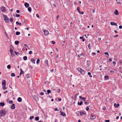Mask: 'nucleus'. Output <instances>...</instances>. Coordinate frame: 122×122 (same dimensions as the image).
<instances>
[{
	"label": "nucleus",
	"instance_id": "5fc2aeb1",
	"mask_svg": "<svg viewBox=\"0 0 122 122\" xmlns=\"http://www.w3.org/2000/svg\"><path fill=\"white\" fill-rule=\"evenodd\" d=\"M119 28L120 29H121L122 28V26L121 25H120L119 26Z\"/></svg>",
	"mask_w": 122,
	"mask_h": 122
},
{
	"label": "nucleus",
	"instance_id": "603ef678",
	"mask_svg": "<svg viewBox=\"0 0 122 122\" xmlns=\"http://www.w3.org/2000/svg\"><path fill=\"white\" fill-rule=\"evenodd\" d=\"M51 42L53 44H55V42L53 41H52Z\"/></svg>",
	"mask_w": 122,
	"mask_h": 122
},
{
	"label": "nucleus",
	"instance_id": "c9c22d12",
	"mask_svg": "<svg viewBox=\"0 0 122 122\" xmlns=\"http://www.w3.org/2000/svg\"><path fill=\"white\" fill-rule=\"evenodd\" d=\"M11 76H15V74L14 73H12L11 74Z\"/></svg>",
	"mask_w": 122,
	"mask_h": 122
},
{
	"label": "nucleus",
	"instance_id": "49530a36",
	"mask_svg": "<svg viewBox=\"0 0 122 122\" xmlns=\"http://www.w3.org/2000/svg\"><path fill=\"white\" fill-rule=\"evenodd\" d=\"M29 53L30 54H32V51H30L29 52Z\"/></svg>",
	"mask_w": 122,
	"mask_h": 122
},
{
	"label": "nucleus",
	"instance_id": "338daca9",
	"mask_svg": "<svg viewBox=\"0 0 122 122\" xmlns=\"http://www.w3.org/2000/svg\"><path fill=\"white\" fill-rule=\"evenodd\" d=\"M84 13V12H83V11H82L81 12V13H80V14H82V15H83V14Z\"/></svg>",
	"mask_w": 122,
	"mask_h": 122
},
{
	"label": "nucleus",
	"instance_id": "3c124183",
	"mask_svg": "<svg viewBox=\"0 0 122 122\" xmlns=\"http://www.w3.org/2000/svg\"><path fill=\"white\" fill-rule=\"evenodd\" d=\"M77 10L78 11H79L80 10V8H79V7H77Z\"/></svg>",
	"mask_w": 122,
	"mask_h": 122
},
{
	"label": "nucleus",
	"instance_id": "9d476101",
	"mask_svg": "<svg viewBox=\"0 0 122 122\" xmlns=\"http://www.w3.org/2000/svg\"><path fill=\"white\" fill-rule=\"evenodd\" d=\"M24 5L25 7L26 8L28 7L29 6V4L27 3H25L24 4Z\"/></svg>",
	"mask_w": 122,
	"mask_h": 122
},
{
	"label": "nucleus",
	"instance_id": "79ce46f5",
	"mask_svg": "<svg viewBox=\"0 0 122 122\" xmlns=\"http://www.w3.org/2000/svg\"><path fill=\"white\" fill-rule=\"evenodd\" d=\"M89 48H90L91 47V44L90 43H89L88 46H87Z\"/></svg>",
	"mask_w": 122,
	"mask_h": 122
},
{
	"label": "nucleus",
	"instance_id": "0e129e2a",
	"mask_svg": "<svg viewBox=\"0 0 122 122\" xmlns=\"http://www.w3.org/2000/svg\"><path fill=\"white\" fill-rule=\"evenodd\" d=\"M119 62L120 64H122V62L121 61H119Z\"/></svg>",
	"mask_w": 122,
	"mask_h": 122
},
{
	"label": "nucleus",
	"instance_id": "58836bf2",
	"mask_svg": "<svg viewBox=\"0 0 122 122\" xmlns=\"http://www.w3.org/2000/svg\"><path fill=\"white\" fill-rule=\"evenodd\" d=\"M34 116H30V120H31V119H32L34 118Z\"/></svg>",
	"mask_w": 122,
	"mask_h": 122
},
{
	"label": "nucleus",
	"instance_id": "b1692460",
	"mask_svg": "<svg viewBox=\"0 0 122 122\" xmlns=\"http://www.w3.org/2000/svg\"><path fill=\"white\" fill-rule=\"evenodd\" d=\"M86 113H85L84 112H81V116H83L84 115H86Z\"/></svg>",
	"mask_w": 122,
	"mask_h": 122
},
{
	"label": "nucleus",
	"instance_id": "2eb2a0df",
	"mask_svg": "<svg viewBox=\"0 0 122 122\" xmlns=\"http://www.w3.org/2000/svg\"><path fill=\"white\" fill-rule=\"evenodd\" d=\"M61 115L63 116H66V115L65 113L63 112H62L61 114Z\"/></svg>",
	"mask_w": 122,
	"mask_h": 122
},
{
	"label": "nucleus",
	"instance_id": "c85d7f7f",
	"mask_svg": "<svg viewBox=\"0 0 122 122\" xmlns=\"http://www.w3.org/2000/svg\"><path fill=\"white\" fill-rule=\"evenodd\" d=\"M39 118L38 117H36L35 120L36 121H38L39 120Z\"/></svg>",
	"mask_w": 122,
	"mask_h": 122
},
{
	"label": "nucleus",
	"instance_id": "f03ea898",
	"mask_svg": "<svg viewBox=\"0 0 122 122\" xmlns=\"http://www.w3.org/2000/svg\"><path fill=\"white\" fill-rule=\"evenodd\" d=\"M3 17H4V19L6 23H8L9 22V19L6 15L2 14Z\"/></svg>",
	"mask_w": 122,
	"mask_h": 122
},
{
	"label": "nucleus",
	"instance_id": "37998d69",
	"mask_svg": "<svg viewBox=\"0 0 122 122\" xmlns=\"http://www.w3.org/2000/svg\"><path fill=\"white\" fill-rule=\"evenodd\" d=\"M15 16L17 17H19L20 16V15L17 14H16Z\"/></svg>",
	"mask_w": 122,
	"mask_h": 122
},
{
	"label": "nucleus",
	"instance_id": "bb28decb",
	"mask_svg": "<svg viewBox=\"0 0 122 122\" xmlns=\"http://www.w3.org/2000/svg\"><path fill=\"white\" fill-rule=\"evenodd\" d=\"M90 107V106H87L86 107V111H88L89 109V107Z\"/></svg>",
	"mask_w": 122,
	"mask_h": 122
},
{
	"label": "nucleus",
	"instance_id": "0eeeda50",
	"mask_svg": "<svg viewBox=\"0 0 122 122\" xmlns=\"http://www.w3.org/2000/svg\"><path fill=\"white\" fill-rule=\"evenodd\" d=\"M96 117L95 116L91 115V119H95L96 118Z\"/></svg>",
	"mask_w": 122,
	"mask_h": 122
},
{
	"label": "nucleus",
	"instance_id": "a18cd8bd",
	"mask_svg": "<svg viewBox=\"0 0 122 122\" xmlns=\"http://www.w3.org/2000/svg\"><path fill=\"white\" fill-rule=\"evenodd\" d=\"M113 65L114 66H115V65L116 64V62L115 61H113L112 62Z\"/></svg>",
	"mask_w": 122,
	"mask_h": 122
},
{
	"label": "nucleus",
	"instance_id": "39448f33",
	"mask_svg": "<svg viewBox=\"0 0 122 122\" xmlns=\"http://www.w3.org/2000/svg\"><path fill=\"white\" fill-rule=\"evenodd\" d=\"M114 13L115 14L118 15L119 14L118 11L117 10H115L114 11Z\"/></svg>",
	"mask_w": 122,
	"mask_h": 122
},
{
	"label": "nucleus",
	"instance_id": "4d7b16f0",
	"mask_svg": "<svg viewBox=\"0 0 122 122\" xmlns=\"http://www.w3.org/2000/svg\"><path fill=\"white\" fill-rule=\"evenodd\" d=\"M109 61L111 62L112 61V59L111 58H110L109 59Z\"/></svg>",
	"mask_w": 122,
	"mask_h": 122
},
{
	"label": "nucleus",
	"instance_id": "9b49d317",
	"mask_svg": "<svg viewBox=\"0 0 122 122\" xmlns=\"http://www.w3.org/2000/svg\"><path fill=\"white\" fill-rule=\"evenodd\" d=\"M2 85H6V81L5 80H2Z\"/></svg>",
	"mask_w": 122,
	"mask_h": 122
},
{
	"label": "nucleus",
	"instance_id": "bf43d9fd",
	"mask_svg": "<svg viewBox=\"0 0 122 122\" xmlns=\"http://www.w3.org/2000/svg\"><path fill=\"white\" fill-rule=\"evenodd\" d=\"M36 16L37 17H39V15L38 14H37L36 15Z\"/></svg>",
	"mask_w": 122,
	"mask_h": 122
},
{
	"label": "nucleus",
	"instance_id": "c03bdc74",
	"mask_svg": "<svg viewBox=\"0 0 122 122\" xmlns=\"http://www.w3.org/2000/svg\"><path fill=\"white\" fill-rule=\"evenodd\" d=\"M82 99L84 101H85L86 100V98L85 97H82Z\"/></svg>",
	"mask_w": 122,
	"mask_h": 122
},
{
	"label": "nucleus",
	"instance_id": "ddd939ff",
	"mask_svg": "<svg viewBox=\"0 0 122 122\" xmlns=\"http://www.w3.org/2000/svg\"><path fill=\"white\" fill-rule=\"evenodd\" d=\"M84 103L86 105H87L89 104V101L88 100H86L84 102Z\"/></svg>",
	"mask_w": 122,
	"mask_h": 122
},
{
	"label": "nucleus",
	"instance_id": "e433bc0d",
	"mask_svg": "<svg viewBox=\"0 0 122 122\" xmlns=\"http://www.w3.org/2000/svg\"><path fill=\"white\" fill-rule=\"evenodd\" d=\"M9 20H10V21L11 22H12L13 21V19L12 18H10Z\"/></svg>",
	"mask_w": 122,
	"mask_h": 122
},
{
	"label": "nucleus",
	"instance_id": "7ed1b4c3",
	"mask_svg": "<svg viewBox=\"0 0 122 122\" xmlns=\"http://www.w3.org/2000/svg\"><path fill=\"white\" fill-rule=\"evenodd\" d=\"M0 9L2 12H5L6 11L5 8L3 6L1 7Z\"/></svg>",
	"mask_w": 122,
	"mask_h": 122
},
{
	"label": "nucleus",
	"instance_id": "4be33fe9",
	"mask_svg": "<svg viewBox=\"0 0 122 122\" xmlns=\"http://www.w3.org/2000/svg\"><path fill=\"white\" fill-rule=\"evenodd\" d=\"M5 105V103L4 102H0V106H3Z\"/></svg>",
	"mask_w": 122,
	"mask_h": 122
},
{
	"label": "nucleus",
	"instance_id": "c756f323",
	"mask_svg": "<svg viewBox=\"0 0 122 122\" xmlns=\"http://www.w3.org/2000/svg\"><path fill=\"white\" fill-rule=\"evenodd\" d=\"M28 10L29 12L31 11V7H29L28 9Z\"/></svg>",
	"mask_w": 122,
	"mask_h": 122
},
{
	"label": "nucleus",
	"instance_id": "774afa93",
	"mask_svg": "<svg viewBox=\"0 0 122 122\" xmlns=\"http://www.w3.org/2000/svg\"><path fill=\"white\" fill-rule=\"evenodd\" d=\"M87 63H89L90 62V61L89 60H87Z\"/></svg>",
	"mask_w": 122,
	"mask_h": 122
},
{
	"label": "nucleus",
	"instance_id": "5701e85b",
	"mask_svg": "<svg viewBox=\"0 0 122 122\" xmlns=\"http://www.w3.org/2000/svg\"><path fill=\"white\" fill-rule=\"evenodd\" d=\"M15 45H18L19 43V41H15Z\"/></svg>",
	"mask_w": 122,
	"mask_h": 122
},
{
	"label": "nucleus",
	"instance_id": "6ab92c4d",
	"mask_svg": "<svg viewBox=\"0 0 122 122\" xmlns=\"http://www.w3.org/2000/svg\"><path fill=\"white\" fill-rule=\"evenodd\" d=\"M104 79H105V80H108L109 79V77L107 76H104Z\"/></svg>",
	"mask_w": 122,
	"mask_h": 122
},
{
	"label": "nucleus",
	"instance_id": "f257e3e1",
	"mask_svg": "<svg viewBox=\"0 0 122 122\" xmlns=\"http://www.w3.org/2000/svg\"><path fill=\"white\" fill-rule=\"evenodd\" d=\"M6 113V111L4 110H1L0 111V116L3 117L5 115Z\"/></svg>",
	"mask_w": 122,
	"mask_h": 122
},
{
	"label": "nucleus",
	"instance_id": "052dcab7",
	"mask_svg": "<svg viewBox=\"0 0 122 122\" xmlns=\"http://www.w3.org/2000/svg\"><path fill=\"white\" fill-rule=\"evenodd\" d=\"M16 24L17 25H19V23L18 21H16Z\"/></svg>",
	"mask_w": 122,
	"mask_h": 122
},
{
	"label": "nucleus",
	"instance_id": "dca6fc26",
	"mask_svg": "<svg viewBox=\"0 0 122 122\" xmlns=\"http://www.w3.org/2000/svg\"><path fill=\"white\" fill-rule=\"evenodd\" d=\"M22 100V99L20 97H19L18 98L17 101L19 102H20Z\"/></svg>",
	"mask_w": 122,
	"mask_h": 122
},
{
	"label": "nucleus",
	"instance_id": "6e6d98bb",
	"mask_svg": "<svg viewBox=\"0 0 122 122\" xmlns=\"http://www.w3.org/2000/svg\"><path fill=\"white\" fill-rule=\"evenodd\" d=\"M16 12L17 13H19L20 12V10H16Z\"/></svg>",
	"mask_w": 122,
	"mask_h": 122
},
{
	"label": "nucleus",
	"instance_id": "72a5a7b5",
	"mask_svg": "<svg viewBox=\"0 0 122 122\" xmlns=\"http://www.w3.org/2000/svg\"><path fill=\"white\" fill-rule=\"evenodd\" d=\"M14 52L18 56L19 55V53L18 52H16L15 51H14Z\"/></svg>",
	"mask_w": 122,
	"mask_h": 122
},
{
	"label": "nucleus",
	"instance_id": "a878e982",
	"mask_svg": "<svg viewBox=\"0 0 122 122\" xmlns=\"http://www.w3.org/2000/svg\"><path fill=\"white\" fill-rule=\"evenodd\" d=\"M82 101H81L80 102V103L79 102H78V104L79 105H82Z\"/></svg>",
	"mask_w": 122,
	"mask_h": 122
},
{
	"label": "nucleus",
	"instance_id": "a19ab883",
	"mask_svg": "<svg viewBox=\"0 0 122 122\" xmlns=\"http://www.w3.org/2000/svg\"><path fill=\"white\" fill-rule=\"evenodd\" d=\"M9 103L11 104L13 103V101L12 100L10 101H9Z\"/></svg>",
	"mask_w": 122,
	"mask_h": 122
},
{
	"label": "nucleus",
	"instance_id": "6e6552de",
	"mask_svg": "<svg viewBox=\"0 0 122 122\" xmlns=\"http://www.w3.org/2000/svg\"><path fill=\"white\" fill-rule=\"evenodd\" d=\"M15 104H12L11 107V109H14L15 108Z\"/></svg>",
	"mask_w": 122,
	"mask_h": 122
},
{
	"label": "nucleus",
	"instance_id": "a211bd4d",
	"mask_svg": "<svg viewBox=\"0 0 122 122\" xmlns=\"http://www.w3.org/2000/svg\"><path fill=\"white\" fill-rule=\"evenodd\" d=\"M78 71L80 72L81 71L82 69L81 68H77Z\"/></svg>",
	"mask_w": 122,
	"mask_h": 122
},
{
	"label": "nucleus",
	"instance_id": "423d86ee",
	"mask_svg": "<svg viewBox=\"0 0 122 122\" xmlns=\"http://www.w3.org/2000/svg\"><path fill=\"white\" fill-rule=\"evenodd\" d=\"M110 24L111 25H114L117 26V25L116 23L114 22H111Z\"/></svg>",
	"mask_w": 122,
	"mask_h": 122
},
{
	"label": "nucleus",
	"instance_id": "680f3d73",
	"mask_svg": "<svg viewBox=\"0 0 122 122\" xmlns=\"http://www.w3.org/2000/svg\"><path fill=\"white\" fill-rule=\"evenodd\" d=\"M88 75H91V73L90 72H88Z\"/></svg>",
	"mask_w": 122,
	"mask_h": 122
},
{
	"label": "nucleus",
	"instance_id": "f3484780",
	"mask_svg": "<svg viewBox=\"0 0 122 122\" xmlns=\"http://www.w3.org/2000/svg\"><path fill=\"white\" fill-rule=\"evenodd\" d=\"M31 61L34 64H35V61L34 58L31 59Z\"/></svg>",
	"mask_w": 122,
	"mask_h": 122
},
{
	"label": "nucleus",
	"instance_id": "de8ad7c7",
	"mask_svg": "<svg viewBox=\"0 0 122 122\" xmlns=\"http://www.w3.org/2000/svg\"><path fill=\"white\" fill-rule=\"evenodd\" d=\"M10 53H11V52H13V50L12 49H10Z\"/></svg>",
	"mask_w": 122,
	"mask_h": 122
},
{
	"label": "nucleus",
	"instance_id": "20e7f679",
	"mask_svg": "<svg viewBox=\"0 0 122 122\" xmlns=\"http://www.w3.org/2000/svg\"><path fill=\"white\" fill-rule=\"evenodd\" d=\"M43 31L44 32V34L45 35L47 36L49 34V32L48 31L45 30H43Z\"/></svg>",
	"mask_w": 122,
	"mask_h": 122
},
{
	"label": "nucleus",
	"instance_id": "e2e57ef3",
	"mask_svg": "<svg viewBox=\"0 0 122 122\" xmlns=\"http://www.w3.org/2000/svg\"><path fill=\"white\" fill-rule=\"evenodd\" d=\"M8 92V91H7V90H6V91H5V92H4V94H5V93H7V92Z\"/></svg>",
	"mask_w": 122,
	"mask_h": 122
},
{
	"label": "nucleus",
	"instance_id": "f8f14e48",
	"mask_svg": "<svg viewBox=\"0 0 122 122\" xmlns=\"http://www.w3.org/2000/svg\"><path fill=\"white\" fill-rule=\"evenodd\" d=\"M120 106V105L118 104H116V103H115L114 104V106L118 108V107L119 106Z\"/></svg>",
	"mask_w": 122,
	"mask_h": 122
},
{
	"label": "nucleus",
	"instance_id": "09e8293b",
	"mask_svg": "<svg viewBox=\"0 0 122 122\" xmlns=\"http://www.w3.org/2000/svg\"><path fill=\"white\" fill-rule=\"evenodd\" d=\"M105 54L106 55H107L108 56L109 55L108 53L107 52H105Z\"/></svg>",
	"mask_w": 122,
	"mask_h": 122
},
{
	"label": "nucleus",
	"instance_id": "4c0bfd02",
	"mask_svg": "<svg viewBox=\"0 0 122 122\" xmlns=\"http://www.w3.org/2000/svg\"><path fill=\"white\" fill-rule=\"evenodd\" d=\"M11 56L12 57H13L14 56V53H13V52H11Z\"/></svg>",
	"mask_w": 122,
	"mask_h": 122
},
{
	"label": "nucleus",
	"instance_id": "ea45409f",
	"mask_svg": "<svg viewBox=\"0 0 122 122\" xmlns=\"http://www.w3.org/2000/svg\"><path fill=\"white\" fill-rule=\"evenodd\" d=\"M7 67L8 69H10V68L11 66L10 65H8L7 66Z\"/></svg>",
	"mask_w": 122,
	"mask_h": 122
},
{
	"label": "nucleus",
	"instance_id": "7c9ffc66",
	"mask_svg": "<svg viewBox=\"0 0 122 122\" xmlns=\"http://www.w3.org/2000/svg\"><path fill=\"white\" fill-rule=\"evenodd\" d=\"M40 62V60L39 59H38L37 60L36 63L37 64H39Z\"/></svg>",
	"mask_w": 122,
	"mask_h": 122
},
{
	"label": "nucleus",
	"instance_id": "69168bd1",
	"mask_svg": "<svg viewBox=\"0 0 122 122\" xmlns=\"http://www.w3.org/2000/svg\"><path fill=\"white\" fill-rule=\"evenodd\" d=\"M92 54H94V55H95L96 54V53H95V52H92Z\"/></svg>",
	"mask_w": 122,
	"mask_h": 122
},
{
	"label": "nucleus",
	"instance_id": "1a4fd4ad",
	"mask_svg": "<svg viewBox=\"0 0 122 122\" xmlns=\"http://www.w3.org/2000/svg\"><path fill=\"white\" fill-rule=\"evenodd\" d=\"M76 113L79 116H81V111H79L77 112Z\"/></svg>",
	"mask_w": 122,
	"mask_h": 122
},
{
	"label": "nucleus",
	"instance_id": "864d4df0",
	"mask_svg": "<svg viewBox=\"0 0 122 122\" xmlns=\"http://www.w3.org/2000/svg\"><path fill=\"white\" fill-rule=\"evenodd\" d=\"M40 94L41 95H42L44 94V93L43 92H41L40 93Z\"/></svg>",
	"mask_w": 122,
	"mask_h": 122
},
{
	"label": "nucleus",
	"instance_id": "412c9836",
	"mask_svg": "<svg viewBox=\"0 0 122 122\" xmlns=\"http://www.w3.org/2000/svg\"><path fill=\"white\" fill-rule=\"evenodd\" d=\"M45 63L46 64L47 66H48V61L47 60H45Z\"/></svg>",
	"mask_w": 122,
	"mask_h": 122
},
{
	"label": "nucleus",
	"instance_id": "8fccbe9b",
	"mask_svg": "<svg viewBox=\"0 0 122 122\" xmlns=\"http://www.w3.org/2000/svg\"><path fill=\"white\" fill-rule=\"evenodd\" d=\"M110 73H114V72L113 71L111 70L110 71Z\"/></svg>",
	"mask_w": 122,
	"mask_h": 122
},
{
	"label": "nucleus",
	"instance_id": "aec40b11",
	"mask_svg": "<svg viewBox=\"0 0 122 122\" xmlns=\"http://www.w3.org/2000/svg\"><path fill=\"white\" fill-rule=\"evenodd\" d=\"M2 86L3 89L4 90H5L7 88L5 87L6 85H2Z\"/></svg>",
	"mask_w": 122,
	"mask_h": 122
},
{
	"label": "nucleus",
	"instance_id": "13d9d810",
	"mask_svg": "<svg viewBox=\"0 0 122 122\" xmlns=\"http://www.w3.org/2000/svg\"><path fill=\"white\" fill-rule=\"evenodd\" d=\"M109 121H110L109 120H105V121L106 122H109Z\"/></svg>",
	"mask_w": 122,
	"mask_h": 122
},
{
	"label": "nucleus",
	"instance_id": "473e14b6",
	"mask_svg": "<svg viewBox=\"0 0 122 122\" xmlns=\"http://www.w3.org/2000/svg\"><path fill=\"white\" fill-rule=\"evenodd\" d=\"M47 92L48 94L49 93H51V90H47Z\"/></svg>",
	"mask_w": 122,
	"mask_h": 122
},
{
	"label": "nucleus",
	"instance_id": "2f4dec72",
	"mask_svg": "<svg viewBox=\"0 0 122 122\" xmlns=\"http://www.w3.org/2000/svg\"><path fill=\"white\" fill-rule=\"evenodd\" d=\"M24 73V72L23 71H21L20 72V75H21L23 74Z\"/></svg>",
	"mask_w": 122,
	"mask_h": 122
},
{
	"label": "nucleus",
	"instance_id": "f704fd0d",
	"mask_svg": "<svg viewBox=\"0 0 122 122\" xmlns=\"http://www.w3.org/2000/svg\"><path fill=\"white\" fill-rule=\"evenodd\" d=\"M26 77L28 79L30 77V76H29L28 74H27L26 75Z\"/></svg>",
	"mask_w": 122,
	"mask_h": 122
},
{
	"label": "nucleus",
	"instance_id": "393cba45",
	"mask_svg": "<svg viewBox=\"0 0 122 122\" xmlns=\"http://www.w3.org/2000/svg\"><path fill=\"white\" fill-rule=\"evenodd\" d=\"M27 57L26 56H25L23 57V59L25 60V61L27 60Z\"/></svg>",
	"mask_w": 122,
	"mask_h": 122
},
{
	"label": "nucleus",
	"instance_id": "cd10ccee",
	"mask_svg": "<svg viewBox=\"0 0 122 122\" xmlns=\"http://www.w3.org/2000/svg\"><path fill=\"white\" fill-rule=\"evenodd\" d=\"M20 34V32L19 31H17L15 33V34L17 35H19Z\"/></svg>",
	"mask_w": 122,
	"mask_h": 122
},
{
	"label": "nucleus",
	"instance_id": "4468645a",
	"mask_svg": "<svg viewBox=\"0 0 122 122\" xmlns=\"http://www.w3.org/2000/svg\"><path fill=\"white\" fill-rule=\"evenodd\" d=\"M80 73L82 75H84L85 74V71L82 69L80 72Z\"/></svg>",
	"mask_w": 122,
	"mask_h": 122
}]
</instances>
